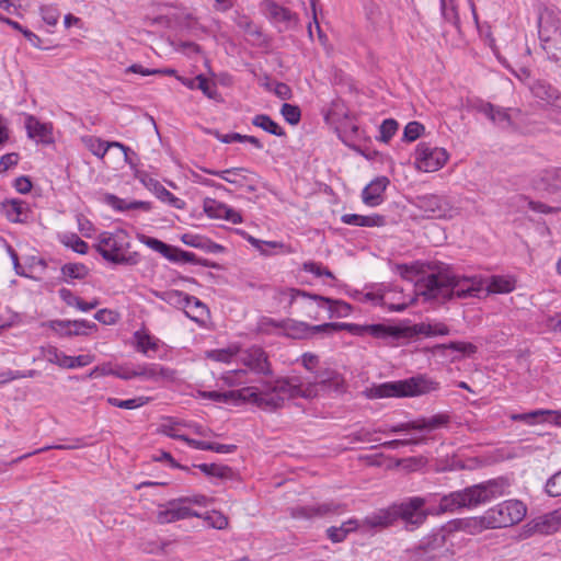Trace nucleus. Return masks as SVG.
Returning <instances> with one entry per match:
<instances>
[{"label": "nucleus", "instance_id": "obj_1", "mask_svg": "<svg viewBox=\"0 0 561 561\" xmlns=\"http://www.w3.org/2000/svg\"><path fill=\"white\" fill-rule=\"evenodd\" d=\"M504 489L505 483L503 480H489L444 495L437 508L424 510L426 500L414 496L400 504H394L393 512L396 520L402 519L405 529L413 531L424 524L428 515H439L447 512L453 513L460 508L476 507L501 496L504 493Z\"/></svg>", "mask_w": 561, "mask_h": 561}, {"label": "nucleus", "instance_id": "obj_2", "mask_svg": "<svg viewBox=\"0 0 561 561\" xmlns=\"http://www.w3.org/2000/svg\"><path fill=\"white\" fill-rule=\"evenodd\" d=\"M430 273L416 280V293L424 301L443 305L454 298L467 299L478 297L483 290L482 278L478 276H457L440 264L428 266Z\"/></svg>", "mask_w": 561, "mask_h": 561}, {"label": "nucleus", "instance_id": "obj_3", "mask_svg": "<svg viewBox=\"0 0 561 561\" xmlns=\"http://www.w3.org/2000/svg\"><path fill=\"white\" fill-rule=\"evenodd\" d=\"M254 396L251 403L266 411H275L283 407L286 399H305V379L301 377L280 378L266 382L263 390L253 387Z\"/></svg>", "mask_w": 561, "mask_h": 561}, {"label": "nucleus", "instance_id": "obj_4", "mask_svg": "<svg viewBox=\"0 0 561 561\" xmlns=\"http://www.w3.org/2000/svg\"><path fill=\"white\" fill-rule=\"evenodd\" d=\"M436 388V382L425 376L419 375L404 380L385 382L367 388L364 393L368 399L416 397L428 393Z\"/></svg>", "mask_w": 561, "mask_h": 561}, {"label": "nucleus", "instance_id": "obj_5", "mask_svg": "<svg viewBox=\"0 0 561 561\" xmlns=\"http://www.w3.org/2000/svg\"><path fill=\"white\" fill-rule=\"evenodd\" d=\"M282 295L288 299L289 307L307 309L310 318H317V314L313 316L311 313L314 301L319 308L328 310L329 318H343L351 313V306L342 300H333L320 295H311L296 288H287Z\"/></svg>", "mask_w": 561, "mask_h": 561}, {"label": "nucleus", "instance_id": "obj_6", "mask_svg": "<svg viewBox=\"0 0 561 561\" xmlns=\"http://www.w3.org/2000/svg\"><path fill=\"white\" fill-rule=\"evenodd\" d=\"M526 513L527 508L523 502L510 500L489 508L474 523L485 529L503 528L519 523Z\"/></svg>", "mask_w": 561, "mask_h": 561}, {"label": "nucleus", "instance_id": "obj_7", "mask_svg": "<svg viewBox=\"0 0 561 561\" xmlns=\"http://www.w3.org/2000/svg\"><path fill=\"white\" fill-rule=\"evenodd\" d=\"M127 242V233L118 229L115 232L104 231L99 236L96 251L102 257L114 264H135L136 260L133 256H127L124 253Z\"/></svg>", "mask_w": 561, "mask_h": 561}, {"label": "nucleus", "instance_id": "obj_8", "mask_svg": "<svg viewBox=\"0 0 561 561\" xmlns=\"http://www.w3.org/2000/svg\"><path fill=\"white\" fill-rule=\"evenodd\" d=\"M344 390L341 375L329 368H319L313 373V379H305V399H314L322 392Z\"/></svg>", "mask_w": 561, "mask_h": 561}, {"label": "nucleus", "instance_id": "obj_9", "mask_svg": "<svg viewBox=\"0 0 561 561\" xmlns=\"http://www.w3.org/2000/svg\"><path fill=\"white\" fill-rule=\"evenodd\" d=\"M449 158L448 152L428 142H420L415 150L414 164L423 172H435L442 169Z\"/></svg>", "mask_w": 561, "mask_h": 561}, {"label": "nucleus", "instance_id": "obj_10", "mask_svg": "<svg viewBox=\"0 0 561 561\" xmlns=\"http://www.w3.org/2000/svg\"><path fill=\"white\" fill-rule=\"evenodd\" d=\"M478 111L502 129H519L516 119L522 115V112L518 108H504L486 102L480 104Z\"/></svg>", "mask_w": 561, "mask_h": 561}, {"label": "nucleus", "instance_id": "obj_11", "mask_svg": "<svg viewBox=\"0 0 561 561\" xmlns=\"http://www.w3.org/2000/svg\"><path fill=\"white\" fill-rule=\"evenodd\" d=\"M284 330V334L291 339H307L318 333L333 334L336 332V322L309 325L306 322L287 320L276 324Z\"/></svg>", "mask_w": 561, "mask_h": 561}, {"label": "nucleus", "instance_id": "obj_12", "mask_svg": "<svg viewBox=\"0 0 561 561\" xmlns=\"http://www.w3.org/2000/svg\"><path fill=\"white\" fill-rule=\"evenodd\" d=\"M416 206L434 218H453L457 209L443 196L426 194L417 196Z\"/></svg>", "mask_w": 561, "mask_h": 561}, {"label": "nucleus", "instance_id": "obj_13", "mask_svg": "<svg viewBox=\"0 0 561 561\" xmlns=\"http://www.w3.org/2000/svg\"><path fill=\"white\" fill-rule=\"evenodd\" d=\"M346 330L354 335L363 336L365 334H369L376 339H400L403 334L402 331L398 328L388 327L385 324H369V325H360L354 323H337L336 322V332Z\"/></svg>", "mask_w": 561, "mask_h": 561}, {"label": "nucleus", "instance_id": "obj_14", "mask_svg": "<svg viewBox=\"0 0 561 561\" xmlns=\"http://www.w3.org/2000/svg\"><path fill=\"white\" fill-rule=\"evenodd\" d=\"M449 417L446 414H436L431 417H422L414 421L401 423L390 427L389 432L393 434L409 431L432 432L448 424Z\"/></svg>", "mask_w": 561, "mask_h": 561}, {"label": "nucleus", "instance_id": "obj_15", "mask_svg": "<svg viewBox=\"0 0 561 561\" xmlns=\"http://www.w3.org/2000/svg\"><path fill=\"white\" fill-rule=\"evenodd\" d=\"M240 362L255 374L270 375L271 365L266 353L257 346H252L240 353Z\"/></svg>", "mask_w": 561, "mask_h": 561}, {"label": "nucleus", "instance_id": "obj_16", "mask_svg": "<svg viewBox=\"0 0 561 561\" xmlns=\"http://www.w3.org/2000/svg\"><path fill=\"white\" fill-rule=\"evenodd\" d=\"M178 306L183 307V314L199 323L203 324L208 317V308L198 298L194 296H188L186 294H182L178 290Z\"/></svg>", "mask_w": 561, "mask_h": 561}, {"label": "nucleus", "instance_id": "obj_17", "mask_svg": "<svg viewBox=\"0 0 561 561\" xmlns=\"http://www.w3.org/2000/svg\"><path fill=\"white\" fill-rule=\"evenodd\" d=\"M201 397L215 402H232L234 404L251 402V397L254 396L253 387H244L239 390H230L226 392L220 391H202Z\"/></svg>", "mask_w": 561, "mask_h": 561}, {"label": "nucleus", "instance_id": "obj_18", "mask_svg": "<svg viewBox=\"0 0 561 561\" xmlns=\"http://www.w3.org/2000/svg\"><path fill=\"white\" fill-rule=\"evenodd\" d=\"M203 207L204 211L210 218L225 219L231 224L242 222V216L240 215V213L214 198H205Z\"/></svg>", "mask_w": 561, "mask_h": 561}, {"label": "nucleus", "instance_id": "obj_19", "mask_svg": "<svg viewBox=\"0 0 561 561\" xmlns=\"http://www.w3.org/2000/svg\"><path fill=\"white\" fill-rule=\"evenodd\" d=\"M511 420L515 422H524L528 425H536L546 422L561 425V412L540 409L527 413L512 414Z\"/></svg>", "mask_w": 561, "mask_h": 561}, {"label": "nucleus", "instance_id": "obj_20", "mask_svg": "<svg viewBox=\"0 0 561 561\" xmlns=\"http://www.w3.org/2000/svg\"><path fill=\"white\" fill-rule=\"evenodd\" d=\"M389 183L386 176H378L373 180L362 192L363 203L370 207L380 205L383 202V193Z\"/></svg>", "mask_w": 561, "mask_h": 561}, {"label": "nucleus", "instance_id": "obj_21", "mask_svg": "<svg viewBox=\"0 0 561 561\" xmlns=\"http://www.w3.org/2000/svg\"><path fill=\"white\" fill-rule=\"evenodd\" d=\"M420 550L428 553L432 559L437 558L443 554L444 551H447L446 548V533L445 530L438 529L433 534L424 537L417 547Z\"/></svg>", "mask_w": 561, "mask_h": 561}, {"label": "nucleus", "instance_id": "obj_22", "mask_svg": "<svg viewBox=\"0 0 561 561\" xmlns=\"http://www.w3.org/2000/svg\"><path fill=\"white\" fill-rule=\"evenodd\" d=\"M25 128L27 136L32 139H36L42 144H51L53 139V127L50 124L42 123L38 118L33 115H28L25 119Z\"/></svg>", "mask_w": 561, "mask_h": 561}, {"label": "nucleus", "instance_id": "obj_23", "mask_svg": "<svg viewBox=\"0 0 561 561\" xmlns=\"http://www.w3.org/2000/svg\"><path fill=\"white\" fill-rule=\"evenodd\" d=\"M211 501V499H208L207 496L202 494H197L192 497H178V520L188 517L202 518L203 513L187 506L186 504L188 503L198 506H207L208 503Z\"/></svg>", "mask_w": 561, "mask_h": 561}, {"label": "nucleus", "instance_id": "obj_24", "mask_svg": "<svg viewBox=\"0 0 561 561\" xmlns=\"http://www.w3.org/2000/svg\"><path fill=\"white\" fill-rule=\"evenodd\" d=\"M114 375L121 379H131L135 377H144L146 379H157L158 376H164V369L158 368L157 365L138 366L137 368L119 367L114 370Z\"/></svg>", "mask_w": 561, "mask_h": 561}, {"label": "nucleus", "instance_id": "obj_25", "mask_svg": "<svg viewBox=\"0 0 561 561\" xmlns=\"http://www.w3.org/2000/svg\"><path fill=\"white\" fill-rule=\"evenodd\" d=\"M340 505L334 503H323L320 505L312 506H298L290 511V515L294 518H311L314 516H324L331 513H336Z\"/></svg>", "mask_w": 561, "mask_h": 561}, {"label": "nucleus", "instance_id": "obj_26", "mask_svg": "<svg viewBox=\"0 0 561 561\" xmlns=\"http://www.w3.org/2000/svg\"><path fill=\"white\" fill-rule=\"evenodd\" d=\"M181 240L184 244L199 249L206 253H221L225 251V248L218 243L213 242L208 238L194 234V233H183L181 236Z\"/></svg>", "mask_w": 561, "mask_h": 561}, {"label": "nucleus", "instance_id": "obj_27", "mask_svg": "<svg viewBox=\"0 0 561 561\" xmlns=\"http://www.w3.org/2000/svg\"><path fill=\"white\" fill-rule=\"evenodd\" d=\"M540 38L548 41L552 34L561 32V18L552 11L546 12L538 23Z\"/></svg>", "mask_w": 561, "mask_h": 561}, {"label": "nucleus", "instance_id": "obj_28", "mask_svg": "<svg viewBox=\"0 0 561 561\" xmlns=\"http://www.w3.org/2000/svg\"><path fill=\"white\" fill-rule=\"evenodd\" d=\"M396 516L393 512V505L375 512L374 514L367 516L364 520V524L371 528H385L393 525L396 523Z\"/></svg>", "mask_w": 561, "mask_h": 561}, {"label": "nucleus", "instance_id": "obj_29", "mask_svg": "<svg viewBox=\"0 0 561 561\" xmlns=\"http://www.w3.org/2000/svg\"><path fill=\"white\" fill-rule=\"evenodd\" d=\"M178 81H181L183 84H185L190 89L198 88L209 99H216V95H217L216 84L214 82H210L203 75H198L194 79H187V78H182V77L178 76Z\"/></svg>", "mask_w": 561, "mask_h": 561}, {"label": "nucleus", "instance_id": "obj_30", "mask_svg": "<svg viewBox=\"0 0 561 561\" xmlns=\"http://www.w3.org/2000/svg\"><path fill=\"white\" fill-rule=\"evenodd\" d=\"M206 173L218 176L224 181L234 184L238 187H243V182H247V176L243 174L249 172L244 168H231L226 170H205Z\"/></svg>", "mask_w": 561, "mask_h": 561}, {"label": "nucleus", "instance_id": "obj_31", "mask_svg": "<svg viewBox=\"0 0 561 561\" xmlns=\"http://www.w3.org/2000/svg\"><path fill=\"white\" fill-rule=\"evenodd\" d=\"M561 524V513L559 511H554L550 514H547L542 517H539L535 522V529L537 533L542 535H548L557 531Z\"/></svg>", "mask_w": 561, "mask_h": 561}, {"label": "nucleus", "instance_id": "obj_32", "mask_svg": "<svg viewBox=\"0 0 561 561\" xmlns=\"http://www.w3.org/2000/svg\"><path fill=\"white\" fill-rule=\"evenodd\" d=\"M413 334H422L425 336H436V335H448L449 328L443 322H434V323H416L410 328Z\"/></svg>", "mask_w": 561, "mask_h": 561}, {"label": "nucleus", "instance_id": "obj_33", "mask_svg": "<svg viewBox=\"0 0 561 561\" xmlns=\"http://www.w3.org/2000/svg\"><path fill=\"white\" fill-rule=\"evenodd\" d=\"M265 11L268 14V16L275 22H283L289 25L291 22L296 21L295 14L290 10L278 5L274 1L266 2Z\"/></svg>", "mask_w": 561, "mask_h": 561}, {"label": "nucleus", "instance_id": "obj_34", "mask_svg": "<svg viewBox=\"0 0 561 561\" xmlns=\"http://www.w3.org/2000/svg\"><path fill=\"white\" fill-rule=\"evenodd\" d=\"M2 209L5 217L12 222H21L23 221L22 215L27 209L26 203L19 199H10L5 201L2 204Z\"/></svg>", "mask_w": 561, "mask_h": 561}, {"label": "nucleus", "instance_id": "obj_35", "mask_svg": "<svg viewBox=\"0 0 561 561\" xmlns=\"http://www.w3.org/2000/svg\"><path fill=\"white\" fill-rule=\"evenodd\" d=\"M357 526L358 523L356 519H348L339 527L332 526L328 528L327 536L334 543L342 542L351 531H354L357 528Z\"/></svg>", "mask_w": 561, "mask_h": 561}, {"label": "nucleus", "instance_id": "obj_36", "mask_svg": "<svg viewBox=\"0 0 561 561\" xmlns=\"http://www.w3.org/2000/svg\"><path fill=\"white\" fill-rule=\"evenodd\" d=\"M48 327L59 335H66L70 328H96V324L85 320H51Z\"/></svg>", "mask_w": 561, "mask_h": 561}, {"label": "nucleus", "instance_id": "obj_37", "mask_svg": "<svg viewBox=\"0 0 561 561\" xmlns=\"http://www.w3.org/2000/svg\"><path fill=\"white\" fill-rule=\"evenodd\" d=\"M197 468L206 476L215 477L221 480H231L234 477L233 470L225 465L201 463Z\"/></svg>", "mask_w": 561, "mask_h": 561}, {"label": "nucleus", "instance_id": "obj_38", "mask_svg": "<svg viewBox=\"0 0 561 561\" xmlns=\"http://www.w3.org/2000/svg\"><path fill=\"white\" fill-rule=\"evenodd\" d=\"M252 124L272 135H275L278 137L286 136L285 130L276 122H274L268 115L259 114V115L254 116L252 119Z\"/></svg>", "mask_w": 561, "mask_h": 561}, {"label": "nucleus", "instance_id": "obj_39", "mask_svg": "<svg viewBox=\"0 0 561 561\" xmlns=\"http://www.w3.org/2000/svg\"><path fill=\"white\" fill-rule=\"evenodd\" d=\"M140 241L149 247L150 249L161 253L164 257L169 259L170 261H175V249L163 243L162 241L148 237L145 234L140 236Z\"/></svg>", "mask_w": 561, "mask_h": 561}, {"label": "nucleus", "instance_id": "obj_40", "mask_svg": "<svg viewBox=\"0 0 561 561\" xmlns=\"http://www.w3.org/2000/svg\"><path fill=\"white\" fill-rule=\"evenodd\" d=\"M107 201H108L110 205L117 210L142 209L145 211H148L151 208V205L149 202H142V201L127 202V201L118 198L114 195H108Z\"/></svg>", "mask_w": 561, "mask_h": 561}, {"label": "nucleus", "instance_id": "obj_41", "mask_svg": "<svg viewBox=\"0 0 561 561\" xmlns=\"http://www.w3.org/2000/svg\"><path fill=\"white\" fill-rule=\"evenodd\" d=\"M530 91L535 98L550 104L553 94H556L558 90L546 81L537 80L530 85Z\"/></svg>", "mask_w": 561, "mask_h": 561}, {"label": "nucleus", "instance_id": "obj_42", "mask_svg": "<svg viewBox=\"0 0 561 561\" xmlns=\"http://www.w3.org/2000/svg\"><path fill=\"white\" fill-rule=\"evenodd\" d=\"M515 289V283L503 276H492L488 290L495 294H508Z\"/></svg>", "mask_w": 561, "mask_h": 561}, {"label": "nucleus", "instance_id": "obj_43", "mask_svg": "<svg viewBox=\"0 0 561 561\" xmlns=\"http://www.w3.org/2000/svg\"><path fill=\"white\" fill-rule=\"evenodd\" d=\"M134 337L136 340L137 350L146 355H149V353L156 352L158 348L157 341L147 334L146 332L137 331L134 334Z\"/></svg>", "mask_w": 561, "mask_h": 561}, {"label": "nucleus", "instance_id": "obj_44", "mask_svg": "<svg viewBox=\"0 0 561 561\" xmlns=\"http://www.w3.org/2000/svg\"><path fill=\"white\" fill-rule=\"evenodd\" d=\"M201 519L206 522L208 527L219 530L226 529L229 525L228 517L218 511L206 512Z\"/></svg>", "mask_w": 561, "mask_h": 561}, {"label": "nucleus", "instance_id": "obj_45", "mask_svg": "<svg viewBox=\"0 0 561 561\" xmlns=\"http://www.w3.org/2000/svg\"><path fill=\"white\" fill-rule=\"evenodd\" d=\"M61 273L64 276L72 279H83L88 275L89 270L81 263H68L61 267Z\"/></svg>", "mask_w": 561, "mask_h": 561}, {"label": "nucleus", "instance_id": "obj_46", "mask_svg": "<svg viewBox=\"0 0 561 561\" xmlns=\"http://www.w3.org/2000/svg\"><path fill=\"white\" fill-rule=\"evenodd\" d=\"M280 114L290 125H297L301 118V111L297 105L284 103L280 107Z\"/></svg>", "mask_w": 561, "mask_h": 561}, {"label": "nucleus", "instance_id": "obj_47", "mask_svg": "<svg viewBox=\"0 0 561 561\" xmlns=\"http://www.w3.org/2000/svg\"><path fill=\"white\" fill-rule=\"evenodd\" d=\"M449 348L460 352L467 356H471L477 352V346L469 342H450L449 344H438L435 350Z\"/></svg>", "mask_w": 561, "mask_h": 561}, {"label": "nucleus", "instance_id": "obj_48", "mask_svg": "<svg viewBox=\"0 0 561 561\" xmlns=\"http://www.w3.org/2000/svg\"><path fill=\"white\" fill-rule=\"evenodd\" d=\"M84 144L94 156L100 158H103L110 149V145H106V141L96 137L85 138Z\"/></svg>", "mask_w": 561, "mask_h": 561}, {"label": "nucleus", "instance_id": "obj_49", "mask_svg": "<svg viewBox=\"0 0 561 561\" xmlns=\"http://www.w3.org/2000/svg\"><path fill=\"white\" fill-rule=\"evenodd\" d=\"M178 263L199 264L207 267H215V264L209 263L207 260L197 257V255L190 251H184L178 248Z\"/></svg>", "mask_w": 561, "mask_h": 561}, {"label": "nucleus", "instance_id": "obj_50", "mask_svg": "<svg viewBox=\"0 0 561 561\" xmlns=\"http://www.w3.org/2000/svg\"><path fill=\"white\" fill-rule=\"evenodd\" d=\"M425 442H426V438L424 436H422V437L408 438V439H392V440L380 443L379 445L387 449H397L402 446L420 445Z\"/></svg>", "mask_w": 561, "mask_h": 561}, {"label": "nucleus", "instance_id": "obj_51", "mask_svg": "<svg viewBox=\"0 0 561 561\" xmlns=\"http://www.w3.org/2000/svg\"><path fill=\"white\" fill-rule=\"evenodd\" d=\"M543 180L546 181L547 190L550 193L561 191V168L547 172Z\"/></svg>", "mask_w": 561, "mask_h": 561}, {"label": "nucleus", "instance_id": "obj_52", "mask_svg": "<svg viewBox=\"0 0 561 561\" xmlns=\"http://www.w3.org/2000/svg\"><path fill=\"white\" fill-rule=\"evenodd\" d=\"M423 131L424 126L421 123L415 121L410 122L404 127L403 140L409 142L414 141L422 135Z\"/></svg>", "mask_w": 561, "mask_h": 561}, {"label": "nucleus", "instance_id": "obj_53", "mask_svg": "<svg viewBox=\"0 0 561 561\" xmlns=\"http://www.w3.org/2000/svg\"><path fill=\"white\" fill-rule=\"evenodd\" d=\"M399 124L392 118L385 119L380 125V140L388 142L398 130Z\"/></svg>", "mask_w": 561, "mask_h": 561}, {"label": "nucleus", "instance_id": "obj_54", "mask_svg": "<svg viewBox=\"0 0 561 561\" xmlns=\"http://www.w3.org/2000/svg\"><path fill=\"white\" fill-rule=\"evenodd\" d=\"M396 271L397 273L404 279H409V280H412L414 276H416L417 274L420 273H424L421 268H420V264L419 263H414V264H398L396 266Z\"/></svg>", "mask_w": 561, "mask_h": 561}, {"label": "nucleus", "instance_id": "obj_55", "mask_svg": "<svg viewBox=\"0 0 561 561\" xmlns=\"http://www.w3.org/2000/svg\"><path fill=\"white\" fill-rule=\"evenodd\" d=\"M141 181L146 186L152 188L160 199H169L170 202H174L173 195L168 190H165L158 181L153 179H149L148 182L145 179H142Z\"/></svg>", "mask_w": 561, "mask_h": 561}, {"label": "nucleus", "instance_id": "obj_56", "mask_svg": "<svg viewBox=\"0 0 561 561\" xmlns=\"http://www.w3.org/2000/svg\"><path fill=\"white\" fill-rule=\"evenodd\" d=\"M42 19L48 25L55 26L58 23L60 13L54 5H42L41 7Z\"/></svg>", "mask_w": 561, "mask_h": 561}, {"label": "nucleus", "instance_id": "obj_57", "mask_svg": "<svg viewBox=\"0 0 561 561\" xmlns=\"http://www.w3.org/2000/svg\"><path fill=\"white\" fill-rule=\"evenodd\" d=\"M107 402L113 407L121 408V409H127V410H133V409L139 408L144 404L141 398L128 399V400H119L117 398H108Z\"/></svg>", "mask_w": 561, "mask_h": 561}, {"label": "nucleus", "instance_id": "obj_58", "mask_svg": "<svg viewBox=\"0 0 561 561\" xmlns=\"http://www.w3.org/2000/svg\"><path fill=\"white\" fill-rule=\"evenodd\" d=\"M546 492L550 496L561 495V470L548 479L546 483Z\"/></svg>", "mask_w": 561, "mask_h": 561}, {"label": "nucleus", "instance_id": "obj_59", "mask_svg": "<svg viewBox=\"0 0 561 561\" xmlns=\"http://www.w3.org/2000/svg\"><path fill=\"white\" fill-rule=\"evenodd\" d=\"M245 370L243 369H236V370H229L221 376V380L228 387H233L242 383L241 378L245 375Z\"/></svg>", "mask_w": 561, "mask_h": 561}, {"label": "nucleus", "instance_id": "obj_60", "mask_svg": "<svg viewBox=\"0 0 561 561\" xmlns=\"http://www.w3.org/2000/svg\"><path fill=\"white\" fill-rule=\"evenodd\" d=\"M179 50L188 57H193L195 59L202 58L201 48L195 43H192V42L178 43V51Z\"/></svg>", "mask_w": 561, "mask_h": 561}, {"label": "nucleus", "instance_id": "obj_61", "mask_svg": "<svg viewBox=\"0 0 561 561\" xmlns=\"http://www.w3.org/2000/svg\"><path fill=\"white\" fill-rule=\"evenodd\" d=\"M207 357L221 363H229L233 356V352L229 348L208 351Z\"/></svg>", "mask_w": 561, "mask_h": 561}, {"label": "nucleus", "instance_id": "obj_62", "mask_svg": "<svg viewBox=\"0 0 561 561\" xmlns=\"http://www.w3.org/2000/svg\"><path fill=\"white\" fill-rule=\"evenodd\" d=\"M386 225V218L381 215L374 214L364 216L360 215V227H382Z\"/></svg>", "mask_w": 561, "mask_h": 561}, {"label": "nucleus", "instance_id": "obj_63", "mask_svg": "<svg viewBox=\"0 0 561 561\" xmlns=\"http://www.w3.org/2000/svg\"><path fill=\"white\" fill-rule=\"evenodd\" d=\"M94 319L103 324H114L118 319V314L108 309H101L94 314Z\"/></svg>", "mask_w": 561, "mask_h": 561}, {"label": "nucleus", "instance_id": "obj_64", "mask_svg": "<svg viewBox=\"0 0 561 561\" xmlns=\"http://www.w3.org/2000/svg\"><path fill=\"white\" fill-rule=\"evenodd\" d=\"M42 356L51 364L59 365L62 353L55 346L41 347Z\"/></svg>", "mask_w": 561, "mask_h": 561}]
</instances>
